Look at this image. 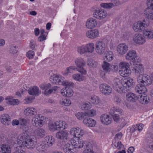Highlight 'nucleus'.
<instances>
[{"label": "nucleus", "instance_id": "338daca9", "mask_svg": "<svg viewBox=\"0 0 153 153\" xmlns=\"http://www.w3.org/2000/svg\"><path fill=\"white\" fill-rule=\"evenodd\" d=\"M34 55V53L33 51H30L27 53V56L29 59H32Z\"/></svg>", "mask_w": 153, "mask_h": 153}, {"label": "nucleus", "instance_id": "dca6fc26", "mask_svg": "<svg viewBox=\"0 0 153 153\" xmlns=\"http://www.w3.org/2000/svg\"><path fill=\"white\" fill-rule=\"evenodd\" d=\"M99 35V31L96 29L89 30L86 33L87 37L90 39H94L97 37Z\"/></svg>", "mask_w": 153, "mask_h": 153}, {"label": "nucleus", "instance_id": "2eb2a0df", "mask_svg": "<svg viewBox=\"0 0 153 153\" xmlns=\"http://www.w3.org/2000/svg\"><path fill=\"white\" fill-rule=\"evenodd\" d=\"M133 39L135 43L139 45H142L146 42L144 36L140 33L135 34L134 36Z\"/></svg>", "mask_w": 153, "mask_h": 153}, {"label": "nucleus", "instance_id": "3c124183", "mask_svg": "<svg viewBox=\"0 0 153 153\" xmlns=\"http://www.w3.org/2000/svg\"><path fill=\"white\" fill-rule=\"evenodd\" d=\"M143 125L142 124H138L132 126L131 129H134V131L138 130L140 131L143 129Z\"/></svg>", "mask_w": 153, "mask_h": 153}, {"label": "nucleus", "instance_id": "f8f14e48", "mask_svg": "<svg viewBox=\"0 0 153 153\" xmlns=\"http://www.w3.org/2000/svg\"><path fill=\"white\" fill-rule=\"evenodd\" d=\"M122 83H121L120 80L117 78H115L113 83V86L114 89L119 93H122L123 92H125L124 89L122 87Z\"/></svg>", "mask_w": 153, "mask_h": 153}, {"label": "nucleus", "instance_id": "c9c22d12", "mask_svg": "<svg viewBox=\"0 0 153 153\" xmlns=\"http://www.w3.org/2000/svg\"><path fill=\"white\" fill-rule=\"evenodd\" d=\"M87 53H92L94 50V44L91 43L85 45Z\"/></svg>", "mask_w": 153, "mask_h": 153}, {"label": "nucleus", "instance_id": "412c9836", "mask_svg": "<svg viewBox=\"0 0 153 153\" xmlns=\"http://www.w3.org/2000/svg\"><path fill=\"white\" fill-rule=\"evenodd\" d=\"M68 133L66 130L58 132L56 134V137L57 138L63 140H67L68 136Z\"/></svg>", "mask_w": 153, "mask_h": 153}, {"label": "nucleus", "instance_id": "f257e3e1", "mask_svg": "<svg viewBox=\"0 0 153 153\" xmlns=\"http://www.w3.org/2000/svg\"><path fill=\"white\" fill-rule=\"evenodd\" d=\"M17 143L19 147H26L31 149L34 148L36 144L35 139L30 137L26 133H23L18 137Z\"/></svg>", "mask_w": 153, "mask_h": 153}, {"label": "nucleus", "instance_id": "4c0bfd02", "mask_svg": "<svg viewBox=\"0 0 153 153\" xmlns=\"http://www.w3.org/2000/svg\"><path fill=\"white\" fill-rule=\"evenodd\" d=\"M119 73L123 77H127L131 73L130 69L120 70Z\"/></svg>", "mask_w": 153, "mask_h": 153}, {"label": "nucleus", "instance_id": "1a4fd4ad", "mask_svg": "<svg viewBox=\"0 0 153 153\" xmlns=\"http://www.w3.org/2000/svg\"><path fill=\"white\" fill-rule=\"evenodd\" d=\"M43 119V117L41 116L40 117V115L37 114L32 118V124L35 127H41L44 123Z\"/></svg>", "mask_w": 153, "mask_h": 153}, {"label": "nucleus", "instance_id": "680f3d73", "mask_svg": "<svg viewBox=\"0 0 153 153\" xmlns=\"http://www.w3.org/2000/svg\"><path fill=\"white\" fill-rule=\"evenodd\" d=\"M122 101L121 98L119 97L115 96L114 99V103L117 105L120 104Z\"/></svg>", "mask_w": 153, "mask_h": 153}, {"label": "nucleus", "instance_id": "7c9ffc66", "mask_svg": "<svg viewBox=\"0 0 153 153\" xmlns=\"http://www.w3.org/2000/svg\"><path fill=\"white\" fill-rule=\"evenodd\" d=\"M1 123L5 125H8V122L10 120V116L7 114H3L1 117Z\"/></svg>", "mask_w": 153, "mask_h": 153}, {"label": "nucleus", "instance_id": "13d9d810", "mask_svg": "<svg viewBox=\"0 0 153 153\" xmlns=\"http://www.w3.org/2000/svg\"><path fill=\"white\" fill-rule=\"evenodd\" d=\"M51 87V85L50 84H47L45 86L44 85V84H41L40 86V88L42 90H45V94L48 95L47 90L48 88H50Z\"/></svg>", "mask_w": 153, "mask_h": 153}, {"label": "nucleus", "instance_id": "20e7f679", "mask_svg": "<svg viewBox=\"0 0 153 153\" xmlns=\"http://www.w3.org/2000/svg\"><path fill=\"white\" fill-rule=\"evenodd\" d=\"M126 59L128 61H132L134 64L135 63H140L141 61L140 58L137 56L134 50L129 51L126 55Z\"/></svg>", "mask_w": 153, "mask_h": 153}, {"label": "nucleus", "instance_id": "aec40b11", "mask_svg": "<svg viewBox=\"0 0 153 153\" xmlns=\"http://www.w3.org/2000/svg\"><path fill=\"white\" fill-rule=\"evenodd\" d=\"M28 92L32 96H38L41 93V91L39 89V88L36 86H33L30 88L28 90Z\"/></svg>", "mask_w": 153, "mask_h": 153}, {"label": "nucleus", "instance_id": "f03ea898", "mask_svg": "<svg viewBox=\"0 0 153 153\" xmlns=\"http://www.w3.org/2000/svg\"><path fill=\"white\" fill-rule=\"evenodd\" d=\"M149 25V21L143 20L134 23L133 28L135 32H140L144 30L145 28L148 27Z\"/></svg>", "mask_w": 153, "mask_h": 153}, {"label": "nucleus", "instance_id": "79ce46f5", "mask_svg": "<svg viewBox=\"0 0 153 153\" xmlns=\"http://www.w3.org/2000/svg\"><path fill=\"white\" fill-rule=\"evenodd\" d=\"M148 7L145 10V11L150 12L153 10V0H147Z\"/></svg>", "mask_w": 153, "mask_h": 153}, {"label": "nucleus", "instance_id": "b1692460", "mask_svg": "<svg viewBox=\"0 0 153 153\" xmlns=\"http://www.w3.org/2000/svg\"><path fill=\"white\" fill-rule=\"evenodd\" d=\"M83 123L87 126L90 127H94L96 124V121L88 117L85 118Z\"/></svg>", "mask_w": 153, "mask_h": 153}, {"label": "nucleus", "instance_id": "5fc2aeb1", "mask_svg": "<svg viewBox=\"0 0 153 153\" xmlns=\"http://www.w3.org/2000/svg\"><path fill=\"white\" fill-rule=\"evenodd\" d=\"M85 113H82V112H79L77 113L76 115L77 118L79 120H82L83 119H85V118H86V114H85Z\"/></svg>", "mask_w": 153, "mask_h": 153}, {"label": "nucleus", "instance_id": "603ef678", "mask_svg": "<svg viewBox=\"0 0 153 153\" xmlns=\"http://www.w3.org/2000/svg\"><path fill=\"white\" fill-rule=\"evenodd\" d=\"M19 102V101L18 99H12L7 101V103L11 105H18Z\"/></svg>", "mask_w": 153, "mask_h": 153}, {"label": "nucleus", "instance_id": "423d86ee", "mask_svg": "<svg viewBox=\"0 0 153 153\" xmlns=\"http://www.w3.org/2000/svg\"><path fill=\"white\" fill-rule=\"evenodd\" d=\"M95 47V51L99 55H102L103 53L107 48L105 43L101 41L96 42Z\"/></svg>", "mask_w": 153, "mask_h": 153}, {"label": "nucleus", "instance_id": "58836bf2", "mask_svg": "<svg viewBox=\"0 0 153 153\" xmlns=\"http://www.w3.org/2000/svg\"><path fill=\"white\" fill-rule=\"evenodd\" d=\"M76 67L74 66H71L67 68L64 71L63 74L65 75H68L69 74L73 72V71L75 70Z\"/></svg>", "mask_w": 153, "mask_h": 153}, {"label": "nucleus", "instance_id": "0eeeda50", "mask_svg": "<svg viewBox=\"0 0 153 153\" xmlns=\"http://www.w3.org/2000/svg\"><path fill=\"white\" fill-rule=\"evenodd\" d=\"M75 63L77 67V71L83 74H86V71L83 68L86 64L85 61L81 58H77L75 60Z\"/></svg>", "mask_w": 153, "mask_h": 153}, {"label": "nucleus", "instance_id": "c03bdc74", "mask_svg": "<svg viewBox=\"0 0 153 153\" xmlns=\"http://www.w3.org/2000/svg\"><path fill=\"white\" fill-rule=\"evenodd\" d=\"M90 101L94 105H97L100 102V100L98 97L94 96L91 97Z\"/></svg>", "mask_w": 153, "mask_h": 153}, {"label": "nucleus", "instance_id": "c756f323", "mask_svg": "<svg viewBox=\"0 0 153 153\" xmlns=\"http://www.w3.org/2000/svg\"><path fill=\"white\" fill-rule=\"evenodd\" d=\"M143 35L144 38L151 39L153 38V30L149 29H146L144 31Z\"/></svg>", "mask_w": 153, "mask_h": 153}, {"label": "nucleus", "instance_id": "de8ad7c7", "mask_svg": "<svg viewBox=\"0 0 153 153\" xmlns=\"http://www.w3.org/2000/svg\"><path fill=\"white\" fill-rule=\"evenodd\" d=\"M77 131H76V134H75V137L77 138L81 137L84 133V131L83 129L79 127H76Z\"/></svg>", "mask_w": 153, "mask_h": 153}, {"label": "nucleus", "instance_id": "39448f33", "mask_svg": "<svg viewBox=\"0 0 153 153\" xmlns=\"http://www.w3.org/2000/svg\"><path fill=\"white\" fill-rule=\"evenodd\" d=\"M65 123L62 121H57L55 122H50L48 123L49 130L52 131L58 130L61 128L65 127Z\"/></svg>", "mask_w": 153, "mask_h": 153}, {"label": "nucleus", "instance_id": "ea45409f", "mask_svg": "<svg viewBox=\"0 0 153 153\" xmlns=\"http://www.w3.org/2000/svg\"><path fill=\"white\" fill-rule=\"evenodd\" d=\"M120 70L129 69L130 65L127 62H122L119 64Z\"/></svg>", "mask_w": 153, "mask_h": 153}, {"label": "nucleus", "instance_id": "4be33fe9", "mask_svg": "<svg viewBox=\"0 0 153 153\" xmlns=\"http://www.w3.org/2000/svg\"><path fill=\"white\" fill-rule=\"evenodd\" d=\"M63 150L65 153H76V148L69 144H66L64 146Z\"/></svg>", "mask_w": 153, "mask_h": 153}, {"label": "nucleus", "instance_id": "4d7b16f0", "mask_svg": "<svg viewBox=\"0 0 153 153\" xmlns=\"http://www.w3.org/2000/svg\"><path fill=\"white\" fill-rule=\"evenodd\" d=\"M150 12L145 11L144 14L146 16L148 19L153 20V10L149 11Z\"/></svg>", "mask_w": 153, "mask_h": 153}, {"label": "nucleus", "instance_id": "2f4dec72", "mask_svg": "<svg viewBox=\"0 0 153 153\" xmlns=\"http://www.w3.org/2000/svg\"><path fill=\"white\" fill-rule=\"evenodd\" d=\"M1 149L3 153H11L10 146L7 144H4L1 146Z\"/></svg>", "mask_w": 153, "mask_h": 153}, {"label": "nucleus", "instance_id": "a211bd4d", "mask_svg": "<svg viewBox=\"0 0 153 153\" xmlns=\"http://www.w3.org/2000/svg\"><path fill=\"white\" fill-rule=\"evenodd\" d=\"M97 25V20L93 18L88 19L86 23V26L88 29H91L95 27Z\"/></svg>", "mask_w": 153, "mask_h": 153}, {"label": "nucleus", "instance_id": "6e6552de", "mask_svg": "<svg viewBox=\"0 0 153 153\" xmlns=\"http://www.w3.org/2000/svg\"><path fill=\"white\" fill-rule=\"evenodd\" d=\"M137 81L139 83L146 85H149L152 82L150 76L146 74L140 75L138 76Z\"/></svg>", "mask_w": 153, "mask_h": 153}, {"label": "nucleus", "instance_id": "72a5a7b5", "mask_svg": "<svg viewBox=\"0 0 153 153\" xmlns=\"http://www.w3.org/2000/svg\"><path fill=\"white\" fill-rule=\"evenodd\" d=\"M139 97H138V101L142 104H147L149 101V99L147 96H144L142 95L140 96Z\"/></svg>", "mask_w": 153, "mask_h": 153}, {"label": "nucleus", "instance_id": "f704fd0d", "mask_svg": "<svg viewBox=\"0 0 153 153\" xmlns=\"http://www.w3.org/2000/svg\"><path fill=\"white\" fill-rule=\"evenodd\" d=\"M34 133L39 138L43 137L45 134L44 130L42 128L37 129L35 131Z\"/></svg>", "mask_w": 153, "mask_h": 153}, {"label": "nucleus", "instance_id": "774afa93", "mask_svg": "<svg viewBox=\"0 0 153 153\" xmlns=\"http://www.w3.org/2000/svg\"><path fill=\"white\" fill-rule=\"evenodd\" d=\"M36 46V43L35 41L34 40H31L30 42V47L32 49H35V46Z\"/></svg>", "mask_w": 153, "mask_h": 153}, {"label": "nucleus", "instance_id": "393cba45", "mask_svg": "<svg viewBox=\"0 0 153 153\" xmlns=\"http://www.w3.org/2000/svg\"><path fill=\"white\" fill-rule=\"evenodd\" d=\"M100 118L101 122L104 124L107 125L111 123V118L107 114H104L102 115Z\"/></svg>", "mask_w": 153, "mask_h": 153}, {"label": "nucleus", "instance_id": "a19ab883", "mask_svg": "<svg viewBox=\"0 0 153 153\" xmlns=\"http://www.w3.org/2000/svg\"><path fill=\"white\" fill-rule=\"evenodd\" d=\"M59 102L61 105L65 106H68L71 103V101L68 99H62L60 100Z\"/></svg>", "mask_w": 153, "mask_h": 153}, {"label": "nucleus", "instance_id": "bb28decb", "mask_svg": "<svg viewBox=\"0 0 153 153\" xmlns=\"http://www.w3.org/2000/svg\"><path fill=\"white\" fill-rule=\"evenodd\" d=\"M127 100L130 102H135L138 99L136 95L132 93H128L127 94L126 97Z\"/></svg>", "mask_w": 153, "mask_h": 153}, {"label": "nucleus", "instance_id": "4468645a", "mask_svg": "<svg viewBox=\"0 0 153 153\" xmlns=\"http://www.w3.org/2000/svg\"><path fill=\"white\" fill-rule=\"evenodd\" d=\"M64 78L63 77L60 75L55 74L51 76L50 80V82L52 83L60 84V83H62V82Z\"/></svg>", "mask_w": 153, "mask_h": 153}, {"label": "nucleus", "instance_id": "9d476101", "mask_svg": "<svg viewBox=\"0 0 153 153\" xmlns=\"http://www.w3.org/2000/svg\"><path fill=\"white\" fill-rule=\"evenodd\" d=\"M93 11V17L100 20L105 18L107 15L106 11L103 9H99L97 8Z\"/></svg>", "mask_w": 153, "mask_h": 153}, {"label": "nucleus", "instance_id": "e433bc0d", "mask_svg": "<svg viewBox=\"0 0 153 153\" xmlns=\"http://www.w3.org/2000/svg\"><path fill=\"white\" fill-rule=\"evenodd\" d=\"M116 1V4H113L112 3H103L101 4V6L102 7L105 8H112L114 6H117L119 4L118 2H117V1Z\"/></svg>", "mask_w": 153, "mask_h": 153}, {"label": "nucleus", "instance_id": "49530a36", "mask_svg": "<svg viewBox=\"0 0 153 153\" xmlns=\"http://www.w3.org/2000/svg\"><path fill=\"white\" fill-rule=\"evenodd\" d=\"M85 45H82L77 47V51L80 54L82 55L87 53Z\"/></svg>", "mask_w": 153, "mask_h": 153}, {"label": "nucleus", "instance_id": "a878e982", "mask_svg": "<svg viewBox=\"0 0 153 153\" xmlns=\"http://www.w3.org/2000/svg\"><path fill=\"white\" fill-rule=\"evenodd\" d=\"M138 63H135V66L132 69V71L137 74L142 73L144 71V68L142 65Z\"/></svg>", "mask_w": 153, "mask_h": 153}, {"label": "nucleus", "instance_id": "f3484780", "mask_svg": "<svg viewBox=\"0 0 153 153\" xmlns=\"http://www.w3.org/2000/svg\"><path fill=\"white\" fill-rule=\"evenodd\" d=\"M128 50V47L124 43L119 44L117 46V53L120 55L125 54Z\"/></svg>", "mask_w": 153, "mask_h": 153}, {"label": "nucleus", "instance_id": "ddd939ff", "mask_svg": "<svg viewBox=\"0 0 153 153\" xmlns=\"http://www.w3.org/2000/svg\"><path fill=\"white\" fill-rule=\"evenodd\" d=\"M100 91L104 95H108L112 92V89L111 87L106 84H102L100 86Z\"/></svg>", "mask_w": 153, "mask_h": 153}, {"label": "nucleus", "instance_id": "e2e57ef3", "mask_svg": "<svg viewBox=\"0 0 153 153\" xmlns=\"http://www.w3.org/2000/svg\"><path fill=\"white\" fill-rule=\"evenodd\" d=\"M88 65L90 67H96L97 65V63L94 61H89L88 62Z\"/></svg>", "mask_w": 153, "mask_h": 153}, {"label": "nucleus", "instance_id": "c85d7f7f", "mask_svg": "<svg viewBox=\"0 0 153 153\" xmlns=\"http://www.w3.org/2000/svg\"><path fill=\"white\" fill-rule=\"evenodd\" d=\"M102 67L103 71L104 72V75L105 73H109L111 71V65L105 61H104Z\"/></svg>", "mask_w": 153, "mask_h": 153}, {"label": "nucleus", "instance_id": "8fccbe9b", "mask_svg": "<svg viewBox=\"0 0 153 153\" xmlns=\"http://www.w3.org/2000/svg\"><path fill=\"white\" fill-rule=\"evenodd\" d=\"M62 84L63 85L66 86L67 88L68 87H74V83L72 82L68 81H64L63 80L62 82Z\"/></svg>", "mask_w": 153, "mask_h": 153}, {"label": "nucleus", "instance_id": "052dcab7", "mask_svg": "<svg viewBox=\"0 0 153 153\" xmlns=\"http://www.w3.org/2000/svg\"><path fill=\"white\" fill-rule=\"evenodd\" d=\"M34 97H28L26 98L24 100L25 101V103L26 104H28L31 103L32 102L33 100L34 99Z\"/></svg>", "mask_w": 153, "mask_h": 153}, {"label": "nucleus", "instance_id": "7ed1b4c3", "mask_svg": "<svg viewBox=\"0 0 153 153\" xmlns=\"http://www.w3.org/2000/svg\"><path fill=\"white\" fill-rule=\"evenodd\" d=\"M71 144L74 146V148H83L85 149L87 147L89 148L91 146V143L88 142L83 141L81 139H77L76 140H71Z\"/></svg>", "mask_w": 153, "mask_h": 153}, {"label": "nucleus", "instance_id": "473e14b6", "mask_svg": "<svg viewBox=\"0 0 153 153\" xmlns=\"http://www.w3.org/2000/svg\"><path fill=\"white\" fill-rule=\"evenodd\" d=\"M72 78L75 80L79 82L85 80L86 78L85 76L79 74H74L72 76Z\"/></svg>", "mask_w": 153, "mask_h": 153}, {"label": "nucleus", "instance_id": "864d4df0", "mask_svg": "<svg viewBox=\"0 0 153 153\" xmlns=\"http://www.w3.org/2000/svg\"><path fill=\"white\" fill-rule=\"evenodd\" d=\"M111 110L113 112V113H117L120 114H122L123 113V110L120 108L117 107H113Z\"/></svg>", "mask_w": 153, "mask_h": 153}, {"label": "nucleus", "instance_id": "cd10ccee", "mask_svg": "<svg viewBox=\"0 0 153 153\" xmlns=\"http://www.w3.org/2000/svg\"><path fill=\"white\" fill-rule=\"evenodd\" d=\"M73 90L71 88H65L64 89H62L61 93L63 96L70 97L72 96L73 94Z\"/></svg>", "mask_w": 153, "mask_h": 153}, {"label": "nucleus", "instance_id": "6ab92c4d", "mask_svg": "<svg viewBox=\"0 0 153 153\" xmlns=\"http://www.w3.org/2000/svg\"><path fill=\"white\" fill-rule=\"evenodd\" d=\"M146 86V85L140 83L137 85L135 88V91L137 93L139 94L146 93L147 90Z\"/></svg>", "mask_w": 153, "mask_h": 153}, {"label": "nucleus", "instance_id": "6e6d98bb", "mask_svg": "<svg viewBox=\"0 0 153 153\" xmlns=\"http://www.w3.org/2000/svg\"><path fill=\"white\" fill-rule=\"evenodd\" d=\"M91 105L89 102H85L82 105L81 108L83 110H87L90 108Z\"/></svg>", "mask_w": 153, "mask_h": 153}, {"label": "nucleus", "instance_id": "09e8293b", "mask_svg": "<svg viewBox=\"0 0 153 153\" xmlns=\"http://www.w3.org/2000/svg\"><path fill=\"white\" fill-rule=\"evenodd\" d=\"M20 128L22 129L25 128L27 127V122L26 119L24 118L19 119Z\"/></svg>", "mask_w": 153, "mask_h": 153}, {"label": "nucleus", "instance_id": "0e129e2a", "mask_svg": "<svg viewBox=\"0 0 153 153\" xmlns=\"http://www.w3.org/2000/svg\"><path fill=\"white\" fill-rule=\"evenodd\" d=\"M9 51L11 53L13 54L16 53L17 52L16 46L14 45L10 46Z\"/></svg>", "mask_w": 153, "mask_h": 153}, {"label": "nucleus", "instance_id": "37998d69", "mask_svg": "<svg viewBox=\"0 0 153 153\" xmlns=\"http://www.w3.org/2000/svg\"><path fill=\"white\" fill-rule=\"evenodd\" d=\"M45 140L49 146H51L54 143V139L52 136L46 137Z\"/></svg>", "mask_w": 153, "mask_h": 153}, {"label": "nucleus", "instance_id": "69168bd1", "mask_svg": "<svg viewBox=\"0 0 153 153\" xmlns=\"http://www.w3.org/2000/svg\"><path fill=\"white\" fill-rule=\"evenodd\" d=\"M86 147L85 149H84V150L83 153H95L92 150H91V149L92 148V146L91 144V146L89 148L87 147Z\"/></svg>", "mask_w": 153, "mask_h": 153}, {"label": "nucleus", "instance_id": "5701e85b", "mask_svg": "<svg viewBox=\"0 0 153 153\" xmlns=\"http://www.w3.org/2000/svg\"><path fill=\"white\" fill-rule=\"evenodd\" d=\"M25 114L27 116H31L37 115V111L36 109L33 107H28L26 108L24 111Z\"/></svg>", "mask_w": 153, "mask_h": 153}, {"label": "nucleus", "instance_id": "a18cd8bd", "mask_svg": "<svg viewBox=\"0 0 153 153\" xmlns=\"http://www.w3.org/2000/svg\"><path fill=\"white\" fill-rule=\"evenodd\" d=\"M113 56L114 54L112 52L109 51L106 53L105 59H106L108 61H110L112 60Z\"/></svg>", "mask_w": 153, "mask_h": 153}, {"label": "nucleus", "instance_id": "9b49d317", "mask_svg": "<svg viewBox=\"0 0 153 153\" xmlns=\"http://www.w3.org/2000/svg\"><path fill=\"white\" fill-rule=\"evenodd\" d=\"M122 84L123 86V89L125 92L123 93H126L129 90V88L133 86L134 83L133 79L131 78L124 79L122 82Z\"/></svg>", "mask_w": 153, "mask_h": 153}, {"label": "nucleus", "instance_id": "bf43d9fd", "mask_svg": "<svg viewBox=\"0 0 153 153\" xmlns=\"http://www.w3.org/2000/svg\"><path fill=\"white\" fill-rule=\"evenodd\" d=\"M85 113L86 116L92 117L96 115V111L92 109Z\"/></svg>", "mask_w": 153, "mask_h": 153}]
</instances>
